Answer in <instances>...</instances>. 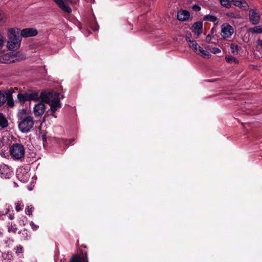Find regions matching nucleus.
<instances>
[{
  "mask_svg": "<svg viewBox=\"0 0 262 262\" xmlns=\"http://www.w3.org/2000/svg\"><path fill=\"white\" fill-rule=\"evenodd\" d=\"M231 52L233 54L236 55L238 53V46L234 44H231L230 46Z\"/></svg>",
  "mask_w": 262,
  "mask_h": 262,
  "instance_id": "obj_27",
  "label": "nucleus"
},
{
  "mask_svg": "<svg viewBox=\"0 0 262 262\" xmlns=\"http://www.w3.org/2000/svg\"><path fill=\"white\" fill-rule=\"evenodd\" d=\"M70 262H88L87 253L83 254L82 257L77 255H74L70 259Z\"/></svg>",
  "mask_w": 262,
  "mask_h": 262,
  "instance_id": "obj_17",
  "label": "nucleus"
},
{
  "mask_svg": "<svg viewBox=\"0 0 262 262\" xmlns=\"http://www.w3.org/2000/svg\"><path fill=\"white\" fill-rule=\"evenodd\" d=\"M8 41L7 47L9 50L15 51L20 46L21 37L19 35V30L16 28H12L8 30Z\"/></svg>",
  "mask_w": 262,
  "mask_h": 262,
  "instance_id": "obj_2",
  "label": "nucleus"
},
{
  "mask_svg": "<svg viewBox=\"0 0 262 262\" xmlns=\"http://www.w3.org/2000/svg\"><path fill=\"white\" fill-rule=\"evenodd\" d=\"M0 174L2 178L9 179L13 174L12 170L6 165H0Z\"/></svg>",
  "mask_w": 262,
  "mask_h": 262,
  "instance_id": "obj_9",
  "label": "nucleus"
},
{
  "mask_svg": "<svg viewBox=\"0 0 262 262\" xmlns=\"http://www.w3.org/2000/svg\"><path fill=\"white\" fill-rule=\"evenodd\" d=\"M46 107L43 103H38L35 105L33 108L34 115L36 117L41 116L45 113Z\"/></svg>",
  "mask_w": 262,
  "mask_h": 262,
  "instance_id": "obj_11",
  "label": "nucleus"
},
{
  "mask_svg": "<svg viewBox=\"0 0 262 262\" xmlns=\"http://www.w3.org/2000/svg\"><path fill=\"white\" fill-rule=\"evenodd\" d=\"M196 53L204 58H209L210 55L208 51L203 50L201 47H198V52Z\"/></svg>",
  "mask_w": 262,
  "mask_h": 262,
  "instance_id": "obj_19",
  "label": "nucleus"
},
{
  "mask_svg": "<svg viewBox=\"0 0 262 262\" xmlns=\"http://www.w3.org/2000/svg\"><path fill=\"white\" fill-rule=\"evenodd\" d=\"M4 258L3 262H10L12 258V255L9 253H5L3 254Z\"/></svg>",
  "mask_w": 262,
  "mask_h": 262,
  "instance_id": "obj_24",
  "label": "nucleus"
},
{
  "mask_svg": "<svg viewBox=\"0 0 262 262\" xmlns=\"http://www.w3.org/2000/svg\"><path fill=\"white\" fill-rule=\"evenodd\" d=\"M211 38H212V37L210 34L207 35L206 37V39H205L206 42H207L208 43H210L211 41Z\"/></svg>",
  "mask_w": 262,
  "mask_h": 262,
  "instance_id": "obj_34",
  "label": "nucleus"
},
{
  "mask_svg": "<svg viewBox=\"0 0 262 262\" xmlns=\"http://www.w3.org/2000/svg\"><path fill=\"white\" fill-rule=\"evenodd\" d=\"M186 40L188 43V45L195 53L198 52V47H200L196 42L191 39L190 35L186 36Z\"/></svg>",
  "mask_w": 262,
  "mask_h": 262,
  "instance_id": "obj_15",
  "label": "nucleus"
},
{
  "mask_svg": "<svg viewBox=\"0 0 262 262\" xmlns=\"http://www.w3.org/2000/svg\"><path fill=\"white\" fill-rule=\"evenodd\" d=\"M204 20L209 21L213 23L214 25H216L219 23V21L216 16L213 15L207 14L204 16Z\"/></svg>",
  "mask_w": 262,
  "mask_h": 262,
  "instance_id": "obj_18",
  "label": "nucleus"
},
{
  "mask_svg": "<svg viewBox=\"0 0 262 262\" xmlns=\"http://www.w3.org/2000/svg\"><path fill=\"white\" fill-rule=\"evenodd\" d=\"M6 17L4 16H0V22L1 23H5L6 21Z\"/></svg>",
  "mask_w": 262,
  "mask_h": 262,
  "instance_id": "obj_37",
  "label": "nucleus"
},
{
  "mask_svg": "<svg viewBox=\"0 0 262 262\" xmlns=\"http://www.w3.org/2000/svg\"><path fill=\"white\" fill-rule=\"evenodd\" d=\"M25 152V148L21 144H14L11 146L10 149L11 157L15 160H20L24 158Z\"/></svg>",
  "mask_w": 262,
  "mask_h": 262,
  "instance_id": "obj_4",
  "label": "nucleus"
},
{
  "mask_svg": "<svg viewBox=\"0 0 262 262\" xmlns=\"http://www.w3.org/2000/svg\"><path fill=\"white\" fill-rule=\"evenodd\" d=\"M191 29L192 32L197 35L201 34L203 32L202 23L201 21L195 22L192 25Z\"/></svg>",
  "mask_w": 262,
  "mask_h": 262,
  "instance_id": "obj_14",
  "label": "nucleus"
},
{
  "mask_svg": "<svg viewBox=\"0 0 262 262\" xmlns=\"http://www.w3.org/2000/svg\"><path fill=\"white\" fill-rule=\"evenodd\" d=\"M22 234L25 235V236L24 237V239H28V237H29V235L27 233V231L26 229H24L22 232Z\"/></svg>",
  "mask_w": 262,
  "mask_h": 262,
  "instance_id": "obj_35",
  "label": "nucleus"
},
{
  "mask_svg": "<svg viewBox=\"0 0 262 262\" xmlns=\"http://www.w3.org/2000/svg\"><path fill=\"white\" fill-rule=\"evenodd\" d=\"M8 121L2 113H0V126L4 128L8 126Z\"/></svg>",
  "mask_w": 262,
  "mask_h": 262,
  "instance_id": "obj_20",
  "label": "nucleus"
},
{
  "mask_svg": "<svg viewBox=\"0 0 262 262\" xmlns=\"http://www.w3.org/2000/svg\"><path fill=\"white\" fill-rule=\"evenodd\" d=\"M226 61L229 63H234L237 64L238 63V60L233 56L231 55H227L225 57Z\"/></svg>",
  "mask_w": 262,
  "mask_h": 262,
  "instance_id": "obj_23",
  "label": "nucleus"
},
{
  "mask_svg": "<svg viewBox=\"0 0 262 262\" xmlns=\"http://www.w3.org/2000/svg\"><path fill=\"white\" fill-rule=\"evenodd\" d=\"M190 16L189 12L187 10H179L177 13V18L180 21L187 20Z\"/></svg>",
  "mask_w": 262,
  "mask_h": 262,
  "instance_id": "obj_16",
  "label": "nucleus"
},
{
  "mask_svg": "<svg viewBox=\"0 0 262 262\" xmlns=\"http://www.w3.org/2000/svg\"><path fill=\"white\" fill-rule=\"evenodd\" d=\"M59 94L57 92H51L48 94L46 99L45 101L49 103L51 112L54 113L58 108L61 107L59 102Z\"/></svg>",
  "mask_w": 262,
  "mask_h": 262,
  "instance_id": "obj_3",
  "label": "nucleus"
},
{
  "mask_svg": "<svg viewBox=\"0 0 262 262\" xmlns=\"http://www.w3.org/2000/svg\"><path fill=\"white\" fill-rule=\"evenodd\" d=\"M256 50L260 53H262V40L257 39Z\"/></svg>",
  "mask_w": 262,
  "mask_h": 262,
  "instance_id": "obj_26",
  "label": "nucleus"
},
{
  "mask_svg": "<svg viewBox=\"0 0 262 262\" xmlns=\"http://www.w3.org/2000/svg\"><path fill=\"white\" fill-rule=\"evenodd\" d=\"M9 218L10 219V220H13L14 219V216L11 215V214H9Z\"/></svg>",
  "mask_w": 262,
  "mask_h": 262,
  "instance_id": "obj_40",
  "label": "nucleus"
},
{
  "mask_svg": "<svg viewBox=\"0 0 262 262\" xmlns=\"http://www.w3.org/2000/svg\"><path fill=\"white\" fill-rule=\"evenodd\" d=\"M192 9L195 11H200L201 7L198 5H195L193 6Z\"/></svg>",
  "mask_w": 262,
  "mask_h": 262,
  "instance_id": "obj_36",
  "label": "nucleus"
},
{
  "mask_svg": "<svg viewBox=\"0 0 262 262\" xmlns=\"http://www.w3.org/2000/svg\"><path fill=\"white\" fill-rule=\"evenodd\" d=\"M250 21L253 25L259 23L260 20V15L258 12L255 9H251L249 11Z\"/></svg>",
  "mask_w": 262,
  "mask_h": 262,
  "instance_id": "obj_12",
  "label": "nucleus"
},
{
  "mask_svg": "<svg viewBox=\"0 0 262 262\" xmlns=\"http://www.w3.org/2000/svg\"><path fill=\"white\" fill-rule=\"evenodd\" d=\"M9 92L10 93H14V89L11 88L9 90Z\"/></svg>",
  "mask_w": 262,
  "mask_h": 262,
  "instance_id": "obj_39",
  "label": "nucleus"
},
{
  "mask_svg": "<svg viewBox=\"0 0 262 262\" xmlns=\"http://www.w3.org/2000/svg\"><path fill=\"white\" fill-rule=\"evenodd\" d=\"M30 225L33 230H36L38 228V226L36 225L32 221L30 222Z\"/></svg>",
  "mask_w": 262,
  "mask_h": 262,
  "instance_id": "obj_32",
  "label": "nucleus"
},
{
  "mask_svg": "<svg viewBox=\"0 0 262 262\" xmlns=\"http://www.w3.org/2000/svg\"><path fill=\"white\" fill-rule=\"evenodd\" d=\"M17 98L20 102H24L30 100H37L39 96L37 93H19L17 94Z\"/></svg>",
  "mask_w": 262,
  "mask_h": 262,
  "instance_id": "obj_6",
  "label": "nucleus"
},
{
  "mask_svg": "<svg viewBox=\"0 0 262 262\" xmlns=\"http://www.w3.org/2000/svg\"><path fill=\"white\" fill-rule=\"evenodd\" d=\"M17 230L16 225L12 223H9L8 224V230L9 232L15 233Z\"/></svg>",
  "mask_w": 262,
  "mask_h": 262,
  "instance_id": "obj_22",
  "label": "nucleus"
},
{
  "mask_svg": "<svg viewBox=\"0 0 262 262\" xmlns=\"http://www.w3.org/2000/svg\"><path fill=\"white\" fill-rule=\"evenodd\" d=\"M34 208L31 205L28 206L25 209V212L27 214L30 215L33 211Z\"/></svg>",
  "mask_w": 262,
  "mask_h": 262,
  "instance_id": "obj_28",
  "label": "nucleus"
},
{
  "mask_svg": "<svg viewBox=\"0 0 262 262\" xmlns=\"http://www.w3.org/2000/svg\"><path fill=\"white\" fill-rule=\"evenodd\" d=\"M231 3L236 7L246 10L249 8V5L245 0H225L222 2V5L226 7H231Z\"/></svg>",
  "mask_w": 262,
  "mask_h": 262,
  "instance_id": "obj_5",
  "label": "nucleus"
},
{
  "mask_svg": "<svg viewBox=\"0 0 262 262\" xmlns=\"http://www.w3.org/2000/svg\"><path fill=\"white\" fill-rule=\"evenodd\" d=\"M18 179L23 183L27 182L30 178V174L25 168H19L16 171Z\"/></svg>",
  "mask_w": 262,
  "mask_h": 262,
  "instance_id": "obj_8",
  "label": "nucleus"
},
{
  "mask_svg": "<svg viewBox=\"0 0 262 262\" xmlns=\"http://www.w3.org/2000/svg\"><path fill=\"white\" fill-rule=\"evenodd\" d=\"M4 42V36L0 33V49L3 47Z\"/></svg>",
  "mask_w": 262,
  "mask_h": 262,
  "instance_id": "obj_31",
  "label": "nucleus"
},
{
  "mask_svg": "<svg viewBox=\"0 0 262 262\" xmlns=\"http://www.w3.org/2000/svg\"><path fill=\"white\" fill-rule=\"evenodd\" d=\"M229 16H230L231 17L234 18H239L241 17V16H240L239 14H235V13H230L229 15Z\"/></svg>",
  "mask_w": 262,
  "mask_h": 262,
  "instance_id": "obj_33",
  "label": "nucleus"
},
{
  "mask_svg": "<svg viewBox=\"0 0 262 262\" xmlns=\"http://www.w3.org/2000/svg\"><path fill=\"white\" fill-rule=\"evenodd\" d=\"M17 123L19 130L23 133L29 132L34 125V120L27 111L24 109L20 110L17 114Z\"/></svg>",
  "mask_w": 262,
  "mask_h": 262,
  "instance_id": "obj_1",
  "label": "nucleus"
},
{
  "mask_svg": "<svg viewBox=\"0 0 262 262\" xmlns=\"http://www.w3.org/2000/svg\"><path fill=\"white\" fill-rule=\"evenodd\" d=\"M234 32L233 28L228 23H224L221 26V35L224 39L230 38Z\"/></svg>",
  "mask_w": 262,
  "mask_h": 262,
  "instance_id": "obj_7",
  "label": "nucleus"
},
{
  "mask_svg": "<svg viewBox=\"0 0 262 262\" xmlns=\"http://www.w3.org/2000/svg\"><path fill=\"white\" fill-rule=\"evenodd\" d=\"M54 1L64 12L68 13H70L72 12L71 9L68 5L70 0H54Z\"/></svg>",
  "mask_w": 262,
  "mask_h": 262,
  "instance_id": "obj_10",
  "label": "nucleus"
},
{
  "mask_svg": "<svg viewBox=\"0 0 262 262\" xmlns=\"http://www.w3.org/2000/svg\"><path fill=\"white\" fill-rule=\"evenodd\" d=\"M248 32L252 33H262V26H257L253 28H250Z\"/></svg>",
  "mask_w": 262,
  "mask_h": 262,
  "instance_id": "obj_21",
  "label": "nucleus"
},
{
  "mask_svg": "<svg viewBox=\"0 0 262 262\" xmlns=\"http://www.w3.org/2000/svg\"><path fill=\"white\" fill-rule=\"evenodd\" d=\"M6 102V98L3 94L0 92V106L3 105Z\"/></svg>",
  "mask_w": 262,
  "mask_h": 262,
  "instance_id": "obj_29",
  "label": "nucleus"
},
{
  "mask_svg": "<svg viewBox=\"0 0 262 262\" xmlns=\"http://www.w3.org/2000/svg\"><path fill=\"white\" fill-rule=\"evenodd\" d=\"M37 34V31L34 28H26L21 31L20 36L28 37L34 36Z\"/></svg>",
  "mask_w": 262,
  "mask_h": 262,
  "instance_id": "obj_13",
  "label": "nucleus"
},
{
  "mask_svg": "<svg viewBox=\"0 0 262 262\" xmlns=\"http://www.w3.org/2000/svg\"><path fill=\"white\" fill-rule=\"evenodd\" d=\"M220 52H221V50L219 48H214L213 49V53H214L216 54V53H219Z\"/></svg>",
  "mask_w": 262,
  "mask_h": 262,
  "instance_id": "obj_38",
  "label": "nucleus"
},
{
  "mask_svg": "<svg viewBox=\"0 0 262 262\" xmlns=\"http://www.w3.org/2000/svg\"><path fill=\"white\" fill-rule=\"evenodd\" d=\"M23 252V248L21 246L19 245L17 246L15 248V252L16 254H18L20 253H22Z\"/></svg>",
  "mask_w": 262,
  "mask_h": 262,
  "instance_id": "obj_30",
  "label": "nucleus"
},
{
  "mask_svg": "<svg viewBox=\"0 0 262 262\" xmlns=\"http://www.w3.org/2000/svg\"><path fill=\"white\" fill-rule=\"evenodd\" d=\"M24 206L22 202L18 201L15 203V210L16 211L19 212L23 209Z\"/></svg>",
  "mask_w": 262,
  "mask_h": 262,
  "instance_id": "obj_25",
  "label": "nucleus"
},
{
  "mask_svg": "<svg viewBox=\"0 0 262 262\" xmlns=\"http://www.w3.org/2000/svg\"><path fill=\"white\" fill-rule=\"evenodd\" d=\"M2 235V233L0 232V235Z\"/></svg>",
  "mask_w": 262,
  "mask_h": 262,
  "instance_id": "obj_41",
  "label": "nucleus"
}]
</instances>
